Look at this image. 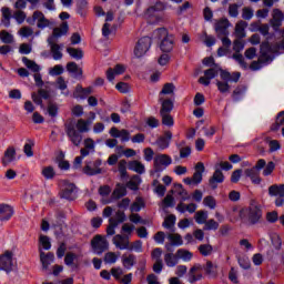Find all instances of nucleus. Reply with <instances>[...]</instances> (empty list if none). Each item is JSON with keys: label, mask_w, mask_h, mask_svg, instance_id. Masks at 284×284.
I'll list each match as a JSON object with an SVG mask.
<instances>
[{"label": "nucleus", "mask_w": 284, "mask_h": 284, "mask_svg": "<svg viewBox=\"0 0 284 284\" xmlns=\"http://www.w3.org/2000/svg\"><path fill=\"white\" fill-rule=\"evenodd\" d=\"M68 30H70L68 22H63L59 28H54L52 36L48 38V43L51 48V54L54 61H61V59H63V53L61 52V45L57 44L55 39H59L64 34H68Z\"/></svg>", "instance_id": "obj_1"}, {"label": "nucleus", "mask_w": 284, "mask_h": 284, "mask_svg": "<svg viewBox=\"0 0 284 284\" xmlns=\"http://www.w3.org/2000/svg\"><path fill=\"white\" fill-rule=\"evenodd\" d=\"M240 219L248 225H258L263 221V209L258 204H250L240 211Z\"/></svg>", "instance_id": "obj_2"}, {"label": "nucleus", "mask_w": 284, "mask_h": 284, "mask_svg": "<svg viewBox=\"0 0 284 284\" xmlns=\"http://www.w3.org/2000/svg\"><path fill=\"white\" fill-rule=\"evenodd\" d=\"M265 159H260L253 168L246 169L244 171L245 176L251 180L253 185H261V183L263 182L260 171L265 168Z\"/></svg>", "instance_id": "obj_3"}, {"label": "nucleus", "mask_w": 284, "mask_h": 284, "mask_svg": "<svg viewBox=\"0 0 284 284\" xmlns=\"http://www.w3.org/2000/svg\"><path fill=\"white\" fill-rule=\"evenodd\" d=\"M27 23H29V26H34L37 23L39 30H45V28H52V26H54V23L45 18V14L41 11H34L32 17L27 18Z\"/></svg>", "instance_id": "obj_4"}, {"label": "nucleus", "mask_w": 284, "mask_h": 284, "mask_svg": "<svg viewBox=\"0 0 284 284\" xmlns=\"http://www.w3.org/2000/svg\"><path fill=\"white\" fill-rule=\"evenodd\" d=\"M172 165V156L169 154H158L153 160L154 174H161Z\"/></svg>", "instance_id": "obj_5"}, {"label": "nucleus", "mask_w": 284, "mask_h": 284, "mask_svg": "<svg viewBox=\"0 0 284 284\" xmlns=\"http://www.w3.org/2000/svg\"><path fill=\"white\" fill-rule=\"evenodd\" d=\"M203 172H205V164H203V162H199L195 165L193 176L185 178L183 183H185V185H201V183H203Z\"/></svg>", "instance_id": "obj_6"}, {"label": "nucleus", "mask_w": 284, "mask_h": 284, "mask_svg": "<svg viewBox=\"0 0 284 284\" xmlns=\"http://www.w3.org/2000/svg\"><path fill=\"white\" fill-rule=\"evenodd\" d=\"M64 130H65L67 136L69 138V141H71V143H73V145L79 148V145H81V141H83V135L81 134V132H79L74 128V123H72V122L65 123Z\"/></svg>", "instance_id": "obj_7"}, {"label": "nucleus", "mask_w": 284, "mask_h": 284, "mask_svg": "<svg viewBox=\"0 0 284 284\" xmlns=\"http://www.w3.org/2000/svg\"><path fill=\"white\" fill-rule=\"evenodd\" d=\"M60 196L67 201H74L77 199V185L68 180L62 181Z\"/></svg>", "instance_id": "obj_8"}, {"label": "nucleus", "mask_w": 284, "mask_h": 284, "mask_svg": "<svg viewBox=\"0 0 284 284\" xmlns=\"http://www.w3.org/2000/svg\"><path fill=\"white\" fill-rule=\"evenodd\" d=\"M91 247L94 254H98L99 256H101L103 252H106V250H109L110 243L102 235H95L91 241Z\"/></svg>", "instance_id": "obj_9"}, {"label": "nucleus", "mask_w": 284, "mask_h": 284, "mask_svg": "<svg viewBox=\"0 0 284 284\" xmlns=\"http://www.w3.org/2000/svg\"><path fill=\"white\" fill-rule=\"evenodd\" d=\"M231 27L232 23L227 18H221L220 20H216L214 23V30L217 34V39H221V37H230Z\"/></svg>", "instance_id": "obj_10"}, {"label": "nucleus", "mask_w": 284, "mask_h": 284, "mask_svg": "<svg viewBox=\"0 0 284 284\" xmlns=\"http://www.w3.org/2000/svg\"><path fill=\"white\" fill-rule=\"evenodd\" d=\"M102 163L103 162L100 159L95 161H87L82 169L83 174H87V176H97V174H101V172H103L101 169Z\"/></svg>", "instance_id": "obj_11"}, {"label": "nucleus", "mask_w": 284, "mask_h": 284, "mask_svg": "<svg viewBox=\"0 0 284 284\" xmlns=\"http://www.w3.org/2000/svg\"><path fill=\"white\" fill-rule=\"evenodd\" d=\"M150 48H152V38L143 37L138 41L134 48V55L138 59H141V57H143L148 50H150Z\"/></svg>", "instance_id": "obj_12"}, {"label": "nucleus", "mask_w": 284, "mask_h": 284, "mask_svg": "<svg viewBox=\"0 0 284 284\" xmlns=\"http://www.w3.org/2000/svg\"><path fill=\"white\" fill-rule=\"evenodd\" d=\"M13 256L14 254L11 251H6L4 254L0 255V270L7 272V274L12 272L14 267Z\"/></svg>", "instance_id": "obj_13"}, {"label": "nucleus", "mask_w": 284, "mask_h": 284, "mask_svg": "<svg viewBox=\"0 0 284 284\" xmlns=\"http://www.w3.org/2000/svg\"><path fill=\"white\" fill-rule=\"evenodd\" d=\"M168 241L164 245L166 252H174V247H181L183 245V237L179 233H169Z\"/></svg>", "instance_id": "obj_14"}, {"label": "nucleus", "mask_w": 284, "mask_h": 284, "mask_svg": "<svg viewBox=\"0 0 284 284\" xmlns=\"http://www.w3.org/2000/svg\"><path fill=\"white\" fill-rule=\"evenodd\" d=\"M272 45L268 41H264L260 45V62L261 63H272Z\"/></svg>", "instance_id": "obj_15"}, {"label": "nucleus", "mask_w": 284, "mask_h": 284, "mask_svg": "<svg viewBox=\"0 0 284 284\" xmlns=\"http://www.w3.org/2000/svg\"><path fill=\"white\" fill-rule=\"evenodd\" d=\"M225 175L223 174V171L221 169H215L213 175L209 179V185L211 190H216L219 187V184L224 183Z\"/></svg>", "instance_id": "obj_16"}, {"label": "nucleus", "mask_w": 284, "mask_h": 284, "mask_svg": "<svg viewBox=\"0 0 284 284\" xmlns=\"http://www.w3.org/2000/svg\"><path fill=\"white\" fill-rule=\"evenodd\" d=\"M172 131H164L163 135L155 141V145H158L159 150H168L170 143H172Z\"/></svg>", "instance_id": "obj_17"}, {"label": "nucleus", "mask_w": 284, "mask_h": 284, "mask_svg": "<svg viewBox=\"0 0 284 284\" xmlns=\"http://www.w3.org/2000/svg\"><path fill=\"white\" fill-rule=\"evenodd\" d=\"M219 70H220V77L223 82L239 83V80L241 79V72L230 73V71H225L223 69H219Z\"/></svg>", "instance_id": "obj_18"}, {"label": "nucleus", "mask_w": 284, "mask_h": 284, "mask_svg": "<svg viewBox=\"0 0 284 284\" xmlns=\"http://www.w3.org/2000/svg\"><path fill=\"white\" fill-rule=\"evenodd\" d=\"M124 72H125V65L116 64L113 69L109 68L106 70V79L108 81L112 82L114 81V79H116V77H119L120 74H123Z\"/></svg>", "instance_id": "obj_19"}, {"label": "nucleus", "mask_w": 284, "mask_h": 284, "mask_svg": "<svg viewBox=\"0 0 284 284\" xmlns=\"http://www.w3.org/2000/svg\"><path fill=\"white\" fill-rule=\"evenodd\" d=\"M123 196H128V187L125 184L118 183L111 194V201H119V199H123Z\"/></svg>", "instance_id": "obj_20"}, {"label": "nucleus", "mask_w": 284, "mask_h": 284, "mask_svg": "<svg viewBox=\"0 0 284 284\" xmlns=\"http://www.w3.org/2000/svg\"><path fill=\"white\" fill-rule=\"evenodd\" d=\"M14 216V209L8 204H0V221H10Z\"/></svg>", "instance_id": "obj_21"}, {"label": "nucleus", "mask_w": 284, "mask_h": 284, "mask_svg": "<svg viewBox=\"0 0 284 284\" xmlns=\"http://www.w3.org/2000/svg\"><path fill=\"white\" fill-rule=\"evenodd\" d=\"M113 245H115L118 250H128L130 248V240L129 237L118 234L113 237Z\"/></svg>", "instance_id": "obj_22"}, {"label": "nucleus", "mask_w": 284, "mask_h": 284, "mask_svg": "<svg viewBox=\"0 0 284 284\" xmlns=\"http://www.w3.org/2000/svg\"><path fill=\"white\" fill-rule=\"evenodd\" d=\"M40 263H42V270L48 271L50 265L54 263V253L49 252V253H43L40 252Z\"/></svg>", "instance_id": "obj_23"}, {"label": "nucleus", "mask_w": 284, "mask_h": 284, "mask_svg": "<svg viewBox=\"0 0 284 284\" xmlns=\"http://www.w3.org/2000/svg\"><path fill=\"white\" fill-rule=\"evenodd\" d=\"M271 26L273 30H278L283 26V11L278 9L273 10V19L271 20Z\"/></svg>", "instance_id": "obj_24"}, {"label": "nucleus", "mask_w": 284, "mask_h": 284, "mask_svg": "<svg viewBox=\"0 0 284 284\" xmlns=\"http://www.w3.org/2000/svg\"><path fill=\"white\" fill-rule=\"evenodd\" d=\"M160 49L162 52H172L174 50V37L164 38L160 43Z\"/></svg>", "instance_id": "obj_25"}, {"label": "nucleus", "mask_w": 284, "mask_h": 284, "mask_svg": "<svg viewBox=\"0 0 284 284\" xmlns=\"http://www.w3.org/2000/svg\"><path fill=\"white\" fill-rule=\"evenodd\" d=\"M17 159V150H14L13 146H9L6 151H4V156L2 159V164L9 165V163H12V161H14Z\"/></svg>", "instance_id": "obj_26"}, {"label": "nucleus", "mask_w": 284, "mask_h": 284, "mask_svg": "<svg viewBox=\"0 0 284 284\" xmlns=\"http://www.w3.org/2000/svg\"><path fill=\"white\" fill-rule=\"evenodd\" d=\"M122 265L124 270H132V267L136 265V255L134 254L122 255Z\"/></svg>", "instance_id": "obj_27"}, {"label": "nucleus", "mask_w": 284, "mask_h": 284, "mask_svg": "<svg viewBox=\"0 0 284 284\" xmlns=\"http://www.w3.org/2000/svg\"><path fill=\"white\" fill-rule=\"evenodd\" d=\"M67 72L73 74L75 79L83 77V69L79 68V64H77V62H69L67 64Z\"/></svg>", "instance_id": "obj_28"}, {"label": "nucleus", "mask_w": 284, "mask_h": 284, "mask_svg": "<svg viewBox=\"0 0 284 284\" xmlns=\"http://www.w3.org/2000/svg\"><path fill=\"white\" fill-rule=\"evenodd\" d=\"M160 102L162 105L160 110V114H170V112L174 110V102H172V100L170 99L163 100V98H160Z\"/></svg>", "instance_id": "obj_29"}, {"label": "nucleus", "mask_w": 284, "mask_h": 284, "mask_svg": "<svg viewBox=\"0 0 284 284\" xmlns=\"http://www.w3.org/2000/svg\"><path fill=\"white\" fill-rule=\"evenodd\" d=\"M164 263L166 267H176L179 265V255L172 252L164 254Z\"/></svg>", "instance_id": "obj_30"}, {"label": "nucleus", "mask_w": 284, "mask_h": 284, "mask_svg": "<svg viewBox=\"0 0 284 284\" xmlns=\"http://www.w3.org/2000/svg\"><path fill=\"white\" fill-rule=\"evenodd\" d=\"M199 270H201V265H194L190 268L189 272V283L194 284L196 283V281H201V278H203V274H196V272H199Z\"/></svg>", "instance_id": "obj_31"}, {"label": "nucleus", "mask_w": 284, "mask_h": 284, "mask_svg": "<svg viewBox=\"0 0 284 284\" xmlns=\"http://www.w3.org/2000/svg\"><path fill=\"white\" fill-rule=\"evenodd\" d=\"M268 196H284V184H273L268 187Z\"/></svg>", "instance_id": "obj_32"}, {"label": "nucleus", "mask_w": 284, "mask_h": 284, "mask_svg": "<svg viewBox=\"0 0 284 284\" xmlns=\"http://www.w3.org/2000/svg\"><path fill=\"white\" fill-rule=\"evenodd\" d=\"M174 225H176V215L174 214L166 216L162 223V227L170 230L171 232H174Z\"/></svg>", "instance_id": "obj_33"}, {"label": "nucleus", "mask_w": 284, "mask_h": 284, "mask_svg": "<svg viewBox=\"0 0 284 284\" xmlns=\"http://www.w3.org/2000/svg\"><path fill=\"white\" fill-rule=\"evenodd\" d=\"M75 94L80 99H87V97H90V94H92V87L83 88L81 84H78L75 87Z\"/></svg>", "instance_id": "obj_34"}, {"label": "nucleus", "mask_w": 284, "mask_h": 284, "mask_svg": "<svg viewBox=\"0 0 284 284\" xmlns=\"http://www.w3.org/2000/svg\"><path fill=\"white\" fill-rule=\"evenodd\" d=\"M245 28H247V22L241 20L235 26V36L237 39H245Z\"/></svg>", "instance_id": "obj_35"}, {"label": "nucleus", "mask_w": 284, "mask_h": 284, "mask_svg": "<svg viewBox=\"0 0 284 284\" xmlns=\"http://www.w3.org/2000/svg\"><path fill=\"white\" fill-rule=\"evenodd\" d=\"M2 13V23L6 28H10V19H12V11H10V8L2 7L1 8Z\"/></svg>", "instance_id": "obj_36"}, {"label": "nucleus", "mask_w": 284, "mask_h": 284, "mask_svg": "<svg viewBox=\"0 0 284 284\" xmlns=\"http://www.w3.org/2000/svg\"><path fill=\"white\" fill-rule=\"evenodd\" d=\"M245 92H247V87L239 85L233 91L232 99L235 101H241V99H243V97H245Z\"/></svg>", "instance_id": "obj_37"}, {"label": "nucleus", "mask_w": 284, "mask_h": 284, "mask_svg": "<svg viewBox=\"0 0 284 284\" xmlns=\"http://www.w3.org/2000/svg\"><path fill=\"white\" fill-rule=\"evenodd\" d=\"M67 52L71 59H75V61H81L83 59V50L69 47L67 48Z\"/></svg>", "instance_id": "obj_38"}, {"label": "nucleus", "mask_w": 284, "mask_h": 284, "mask_svg": "<svg viewBox=\"0 0 284 284\" xmlns=\"http://www.w3.org/2000/svg\"><path fill=\"white\" fill-rule=\"evenodd\" d=\"M162 10H165V4L156 2L154 6L146 9L145 17H154V12H162Z\"/></svg>", "instance_id": "obj_39"}, {"label": "nucleus", "mask_w": 284, "mask_h": 284, "mask_svg": "<svg viewBox=\"0 0 284 284\" xmlns=\"http://www.w3.org/2000/svg\"><path fill=\"white\" fill-rule=\"evenodd\" d=\"M178 258H182L185 263H189V261H192L194 254L185 248H179L176 251Z\"/></svg>", "instance_id": "obj_40"}, {"label": "nucleus", "mask_w": 284, "mask_h": 284, "mask_svg": "<svg viewBox=\"0 0 284 284\" xmlns=\"http://www.w3.org/2000/svg\"><path fill=\"white\" fill-rule=\"evenodd\" d=\"M129 169L133 172H136V174H145V165L139 161H132L129 163Z\"/></svg>", "instance_id": "obj_41"}, {"label": "nucleus", "mask_w": 284, "mask_h": 284, "mask_svg": "<svg viewBox=\"0 0 284 284\" xmlns=\"http://www.w3.org/2000/svg\"><path fill=\"white\" fill-rule=\"evenodd\" d=\"M41 174L47 181H52V179L57 176V172L54 171L53 166H44L41 171Z\"/></svg>", "instance_id": "obj_42"}, {"label": "nucleus", "mask_w": 284, "mask_h": 284, "mask_svg": "<svg viewBox=\"0 0 284 284\" xmlns=\"http://www.w3.org/2000/svg\"><path fill=\"white\" fill-rule=\"evenodd\" d=\"M143 207H145V201L143 200V197L139 196L131 204L130 210L131 212H139L140 210H143Z\"/></svg>", "instance_id": "obj_43"}, {"label": "nucleus", "mask_w": 284, "mask_h": 284, "mask_svg": "<svg viewBox=\"0 0 284 284\" xmlns=\"http://www.w3.org/2000/svg\"><path fill=\"white\" fill-rule=\"evenodd\" d=\"M139 185H141V178L139 175H135L126 183L125 187L132 190L133 192H136V190H139Z\"/></svg>", "instance_id": "obj_44"}, {"label": "nucleus", "mask_w": 284, "mask_h": 284, "mask_svg": "<svg viewBox=\"0 0 284 284\" xmlns=\"http://www.w3.org/2000/svg\"><path fill=\"white\" fill-rule=\"evenodd\" d=\"M116 227H119V222L114 220V217L109 219V226L106 227V234L108 236H114L116 234Z\"/></svg>", "instance_id": "obj_45"}, {"label": "nucleus", "mask_w": 284, "mask_h": 284, "mask_svg": "<svg viewBox=\"0 0 284 284\" xmlns=\"http://www.w3.org/2000/svg\"><path fill=\"white\" fill-rule=\"evenodd\" d=\"M219 222H216L214 219H211V220H206L205 224H204V227L203 230L205 232H216V230H219Z\"/></svg>", "instance_id": "obj_46"}, {"label": "nucleus", "mask_w": 284, "mask_h": 284, "mask_svg": "<svg viewBox=\"0 0 284 284\" xmlns=\"http://www.w3.org/2000/svg\"><path fill=\"white\" fill-rule=\"evenodd\" d=\"M75 128L78 132H80L81 134H85V132H90V126L88 125V122H85L84 119H79L77 121Z\"/></svg>", "instance_id": "obj_47"}, {"label": "nucleus", "mask_w": 284, "mask_h": 284, "mask_svg": "<svg viewBox=\"0 0 284 284\" xmlns=\"http://www.w3.org/2000/svg\"><path fill=\"white\" fill-rule=\"evenodd\" d=\"M12 19H14L17 23L21 26L23 21H28V14H26V11L17 10L13 12Z\"/></svg>", "instance_id": "obj_48"}, {"label": "nucleus", "mask_w": 284, "mask_h": 284, "mask_svg": "<svg viewBox=\"0 0 284 284\" xmlns=\"http://www.w3.org/2000/svg\"><path fill=\"white\" fill-rule=\"evenodd\" d=\"M118 171L121 179H128V162L125 160H120L118 164Z\"/></svg>", "instance_id": "obj_49"}, {"label": "nucleus", "mask_w": 284, "mask_h": 284, "mask_svg": "<svg viewBox=\"0 0 284 284\" xmlns=\"http://www.w3.org/2000/svg\"><path fill=\"white\" fill-rule=\"evenodd\" d=\"M195 223H197L199 225H205V223H207V212L197 211L195 213Z\"/></svg>", "instance_id": "obj_50"}, {"label": "nucleus", "mask_w": 284, "mask_h": 284, "mask_svg": "<svg viewBox=\"0 0 284 284\" xmlns=\"http://www.w3.org/2000/svg\"><path fill=\"white\" fill-rule=\"evenodd\" d=\"M153 37L159 41H163V39H168L170 36L168 34V29L159 28L155 31H153Z\"/></svg>", "instance_id": "obj_51"}, {"label": "nucleus", "mask_w": 284, "mask_h": 284, "mask_svg": "<svg viewBox=\"0 0 284 284\" xmlns=\"http://www.w3.org/2000/svg\"><path fill=\"white\" fill-rule=\"evenodd\" d=\"M203 205L210 210H216V199H214L212 195H206L203 199Z\"/></svg>", "instance_id": "obj_52"}, {"label": "nucleus", "mask_w": 284, "mask_h": 284, "mask_svg": "<svg viewBox=\"0 0 284 284\" xmlns=\"http://www.w3.org/2000/svg\"><path fill=\"white\" fill-rule=\"evenodd\" d=\"M274 170H276V163H274L273 161H270L263 168L262 174H263V176H272Z\"/></svg>", "instance_id": "obj_53"}, {"label": "nucleus", "mask_w": 284, "mask_h": 284, "mask_svg": "<svg viewBox=\"0 0 284 284\" xmlns=\"http://www.w3.org/2000/svg\"><path fill=\"white\" fill-rule=\"evenodd\" d=\"M199 252L202 256H210L214 252V247L211 244H202L199 246Z\"/></svg>", "instance_id": "obj_54"}, {"label": "nucleus", "mask_w": 284, "mask_h": 284, "mask_svg": "<svg viewBox=\"0 0 284 284\" xmlns=\"http://www.w3.org/2000/svg\"><path fill=\"white\" fill-rule=\"evenodd\" d=\"M175 190L179 196H182V201H190V193H187V190L183 189V184H175Z\"/></svg>", "instance_id": "obj_55"}, {"label": "nucleus", "mask_w": 284, "mask_h": 284, "mask_svg": "<svg viewBox=\"0 0 284 284\" xmlns=\"http://www.w3.org/2000/svg\"><path fill=\"white\" fill-rule=\"evenodd\" d=\"M237 262H239L240 267H242V270H250V267H252V263L250 262V257H247L245 255L239 256Z\"/></svg>", "instance_id": "obj_56"}, {"label": "nucleus", "mask_w": 284, "mask_h": 284, "mask_svg": "<svg viewBox=\"0 0 284 284\" xmlns=\"http://www.w3.org/2000/svg\"><path fill=\"white\" fill-rule=\"evenodd\" d=\"M0 40L2 41V43L10 44V43L14 42V36H12L8 31H1L0 32Z\"/></svg>", "instance_id": "obj_57"}, {"label": "nucleus", "mask_w": 284, "mask_h": 284, "mask_svg": "<svg viewBox=\"0 0 284 284\" xmlns=\"http://www.w3.org/2000/svg\"><path fill=\"white\" fill-rule=\"evenodd\" d=\"M119 261V255L114 252H108L104 255V263H108L109 265H114Z\"/></svg>", "instance_id": "obj_58"}, {"label": "nucleus", "mask_w": 284, "mask_h": 284, "mask_svg": "<svg viewBox=\"0 0 284 284\" xmlns=\"http://www.w3.org/2000/svg\"><path fill=\"white\" fill-rule=\"evenodd\" d=\"M160 115L162 116V125H166V128L174 126V118H172L170 113H163Z\"/></svg>", "instance_id": "obj_59"}, {"label": "nucleus", "mask_w": 284, "mask_h": 284, "mask_svg": "<svg viewBox=\"0 0 284 284\" xmlns=\"http://www.w3.org/2000/svg\"><path fill=\"white\" fill-rule=\"evenodd\" d=\"M129 252H138L141 253L143 252V242L141 240H138L132 243V245L129 244Z\"/></svg>", "instance_id": "obj_60"}, {"label": "nucleus", "mask_w": 284, "mask_h": 284, "mask_svg": "<svg viewBox=\"0 0 284 284\" xmlns=\"http://www.w3.org/2000/svg\"><path fill=\"white\" fill-rule=\"evenodd\" d=\"M204 77L209 80L212 81V79H216L219 77V69L216 68H210L204 71Z\"/></svg>", "instance_id": "obj_61"}, {"label": "nucleus", "mask_w": 284, "mask_h": 284, "mask_svg": "<svg viewBox=\"0 0 284 284\" xmlns=\"http://www.w3.org/2000/svg\"><path fill=\"white\" fill-rule=\"evenodd\" d=\"M74 261H77V254L71 252L65 254L64 265H67L68 267H72V265H74Z\"/></svg>", "instance_id": "obj_62"}, {"label": "nucleus", "mask_w": 284, "mask_h": 284, "mask_svg": "<svg viewBox=\"0 0 284 284\" xmlns=\"http://www.w3.org/2000/svg\"><path fill=\"white\" fill-rule=\"evenodd\" d=\"M216 87H217L219 92H221V94H225V93L230 92V83H227V82L217 80Z\"/></svg>", "instance_id": "obj_63"}, {"label": "nucleus", "mask_w": 284, "mask_h": 284, "mask_svg": "<svg viewBox=\"0 0 284 284\" xmlns=\"http://www.w3.org/2000/svg\"><path fill=\"white\" fill-rule=\"evenodd\" d=\"M32 148H34V141L29 140V143H26L23 146V152L27 156H34V151H32Z\"/></svg>", "instance_id": "obj_64"}]
</instances>
